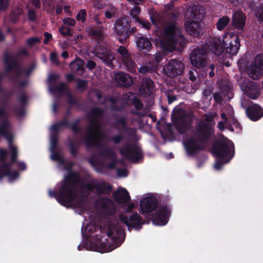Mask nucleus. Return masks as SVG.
<instances>
[{
    "instance_id": "nucleus-1",
    "label": "nucleus",
    "mask_w": 263,
    "mask_h": 263,
    "mask_svg": "<svg viewBox=\"0 0 263 263\" xmlns=\"http://www.w3.org/2000/svg\"><path fill=\"white\" fill-rule=\"evenodd\" d=\"M214 120L212 116H207L205 122L200 121L196 126L193 136L184 141V146L189 156H194L205 148L206 144L214 135Z\"/></svg>"
},
{
    "instance_id": "nucleus-2",
    "label": "nucleus",
    "mask_w": 263,
    "mask_h": 263,
    "mask_svg": "<svg viewBox=\"0 0 263 263\" xmlns=\"http://www.w3.org/2000/svg\"><path fill=\"white\" fill-rule=\"evenodd\" d=\"M78 178L77 174L72 172L66 175L58 192L49 191V196L55 198L61 205L66 208L82 209L85 204V200L81 197L76 199L78 193L74 184Z\"/></svg>"
},
{
    "instance_id": "nucleus-3",
    "label": "nucleus",
    "mask_w": 263,
    "mask_h": 263,
    "mask_svg": "<svg viewBox=\"0 0 263 263\" xmlns=\"http://www.w3.org/2000/svg\"><path fill=\"white\" fill-rule=\"evenodd\" d=\"M140 213L153 224L159 226L166 224L171 215V205L159 204L153 196L144 197L140 202Z\"/></svg>"
},
{
    "instance_id": "nucleus-4",
    "label": "nucleus",
    "mask_w": 263,
    "mask_h": 263,
    "mask_svg": "<svg viewBox=\"0 0 263 263\" xmlns=\"http://www.w3.org/2000/svg\"><path fill=\"white\" fill-rule=\"evenodd\" d=\"M208 45L209 49L217 55L224 52L235 55L240 47V40L237 34L228 32L223 34L222 40L220 38H210Z\"/></svg>"
},
{
    "instance_id": "nucleus-5",
    "label": "nucleus",
    "mask_w": 263,
    "mask_h": 263,
    "mask_svg": "<svg viewBox=\"0 0 263 263\" xmlns=\"http://www.w3.org/2000/svg\"><path fill=\"white\" fill-rule=\"evenodd\" d=\"M103 109L98 107H92L89 114L90 124L87 126V132L83 138L84 144L87 148L92 146H99L100 142L99 138H103L104 134L101 133V126L99 123V118L104 115Z\"/></svg>"
},
{
    "instance_id": "nucleus-6",
    "label": "nucleus",
    "mask_w": 263,
    "mask_h": 263,
    "mask_svg": "<svg viewBox=\"0 0 263 263\" xmlns=\"http://www.w3.org/2000/svg\"><path fill=\"white\" fill-rule=\"evenodd\" d=\"M212 153L217 158L226 159V162H229L235 155V147L229 139L219 140L212 145Z\"/></svg>"
},
{
    "instance_id": "nucleus-7",
    "label": "nucleus",
    "mask_w": 263,
    "mask_h": 263,
    "mask_svg": "<svg viewBox=\"0 0 263 263\" xmlns=\"http://www.w3.org/2000/svg\"><path fill=\"white\" fill-rule=\"evenodd\" d=\"M189 18L184 24L186 31L192 36L201 37L203 34V28L200 22L204 18V14L199 11H192Z\"/></svg>"
},
{
    "instance_id": "nucleus-8",
    "label": "nucleus",
    "mask_w": 263,
    "mask_h": 263,
    "mask_svg": "<svg viewBox=\"0 0 263 263\" xmlns=\"http://www.w3.org/2000/svg\"><path fill=\"white\" fill-rule=\"evenodd\" d=\"M119 152L124 158L134 162H138L142 158V149L135 144H125L120 147Z\"/></svg>"
},
{
    "instance_id": "nucleus-9",
    "label": "nucleus",
    "mask_w": 263,
    "mask_h": 263,
    "mask_svg": "<svg viewBox=\"0 0 263 263\" xmlns=\"http://www.w3.org/2000/svg\"><path fill=\"white\" fill-rule=\"evenodd\" d=\"M131 26V21L128 16L118 18L115 23L116 33L118 36L119 42L122 44H126V35L128 30Z\"/></svg>"
},
{
    "instance_id": "nucleus-10",
    "label": "nucleus",
    "mask_w": 263,
    "mask_h": 263,
    "mask_svg": "<svg viewBox=\"0 0 263 263\" xmlns=\"http://www.w3.org/2000/svg\"><path fill=\"white\" fill-rule=\"evenodd\" d=\"M85 189L92 192L96 190L98 196L101 195H109L112 191L111 185L103 180L97 179H92L89 183H87L85 186Z\"/></svg>"
},
{
    "instance_id": "nucleus-11",
    "label": "nucleus",
    "mask_w": 263,
    "mask_h": 263,
    "mask_svg": "<svg viewBox=\"0 0 263 263\" xmlns=\"http://www.w3.org/2000/svg\"><path fill=\"white\" fill-rule=\"evenodd\" d=\"M119 217L120 221L127 227L128 230L132 228L137 230H140L145 223L144 220L137 212H133L129 217L123 214H120Z\"/></svg>"
},
{
    "instance_id": "nucleus-12",
    "label": "nucleus",
    "mask_w": 263,
    "mask_h": 263,
    "mask_svg": "<svg viewBox=\"0 0 263 263\" xmlns=\"http://www.w3.org/2000/svg\"><path fill=\"white\" fill-rule=\"evenodd\" d=\"M96 56L100 59L108 67L113 66V60L115 59L114 54L110 48L102 43L98 45L96 49Z\"/></svg>"
},
{
    "instance_id": "nucleus-13",
    "label": "nucleus",
    "mask_w": 263,
    "mask_h": 263,
    "mask_svg": "<svg viewBox=\"0 0 263 263\" xmlns=\"http://www.w3.org/2000/svg\"><path fill=\"white\" fill-rule=\"evenodd\" d=\"M184 68V64L176 59H171L163 66L164 73L171 78L182 74Z\"/></svg>"
},
{
    "instance_id": "nucleus-14",
    "label": "nucleus",
    "mask_w": 263,
    "mask_h": 263,
    "mask_svg": "<svg viewBox=\"0 0 263 263\" xmlns=\"http://www.w3.org/2000/svg\"><path fill=\"white\" fill-rule=\"evenodd\" d=\"M191 63L193 67L200 70L206 65L207 55L204 49L197 48L194 49L190 54Z\"/></svg>"
},
{
    "instance_id": "nucleus-15",
    "label": "nucleus",
    "mask_w": 263,
    "mask_h": 263,
    "mask_svg": "<svg viewBox=\"0 0 263 263\" xmlns=\"http://www.w3.org/2000/svg\"><path fill=\"white\" fill-rule=\"evenodd\" d=\"M52 92H65L67 96V102L68 105L71 108L76 107L80 108L81 104L78 98L74 97L71 93L69 88H66L64 82H61L58 86L50 88Z\"/></svg>"
},
{
    "instance_id": "nucleus-16",
    "label": "nucleus",
    "mask_w": 263,
    "mask_h": 263,
    "mask_svg": "<svg viewBox=\"0 0 263 263\" xmlns=\"http://www.w3.org/2000/svg\"><path fill=\"white\" fill-rule=\"evenodd\" d=\"M240 87L244 93L252 99L255 100L260 95V86L255 82L245 81L241 83Z\"/></svg>"
},
{
    "instance_id": "nucleus-17",
    "label": "nucleus",
    "mask_w": 263,
    "mask_h": 263,
    "mask_svg": "<svg viewBox=\"0 0 263 263\" xmlns=\"http://www.w3.org/2000/svg\"><path fill=\"white\" fill-rule=\"evenodd\" d=\"M117 52L122 59L123 63L126 66L127 69L132 73L136 72V64L133 60L128 50L124 46H120Z\"/></svg>"
},
{
    "instance_id": "nucleus-18",
    "label": "nucleus",
    "mask_w": 263,
    "mask_h": 263,
    "mask_svg": "<svg viewBox=\"0 0 263 263\" xmlns=\"http://www.w3.org/2000/svg\"><path fill=\"white\" fill-rule=\"evenodd\" d=\"M108 237L112 239V241H117L119 242L118 245L111 249L110 251L118 247L124 240L125 234L124 228L118 223L113 227V229H109L107 232Z\"/></svg>"
},
{
    "instance_id": "nucleus-19",
    "label": "nucleus",
    "mask_w": 263,
    "mask_h": 263,
    "mask_svg": "<svg viewBox=\"0 0 263 263\" xmlns=\"http://www.w3.org/2000/svg\"><path fill=\"white\" fill-rule=\"evenodd\" d=\"M246 20V14L241 11H236L232 14V24L235 29L239 31L243 30Z\"/></svg>"
},
{
    "instance_id": "nucleus-20",
    "label": "nucleus",
    "mask_w": 263,
    "mask_h": 263,
    "mask_svg": "<svg viewBox=\"0 0 263 263\" xmlns=\"http://www.w3.org/2000/svg\"><path fill=\"white\" fill-rule=\"evenodd\" d=\"M172 121L177 132L180 134L182 135L186 133L187 128V122L184 116L180 114L176 116L173 114Z\"/></svg>"
},
{
    "instance_id": "nucleus-21",
    "label": "nucleus",
    "mask_w": 263,
    "mask_h": 263,
    "mask_svg": "<svg viewBox=\"0 0 263 263\" xmlns=\"http://www.w3.org/2000/svg\"><path fill=\"white\" fill-rule=\"evenodd\" d=\"M98 203L107 215L111 216L115 213V204L110 198L105 197H101L98 200Z\"/></svg>"
},
{
    "instance_id": "nucleus-22",
    "label": "nucleus",
    "mask_w": 263,
    "mask_h": 263,
    "mask_svg": "<svg viewBox=\"0 0 263 263\" xmlns=\"http://www.w3.org/2000/svg\"><path fill=\"white\" fill-rule=\"evenodd\" d=\"M246 112L248 117L253 121H256L263 116V108L258 104L248 107Z\"/></svg>"
},
{
    "instance_id": "nucleus-23",
    "label": "nucleus",
    "mask_w": 263,
    "mask_h": 263,
    "mask_svg": "<svg viewBox=\"0 0 263 263\" xmlns=\"http://www.w3.org/2000/svg\"><path fill=\"white\" fill-rule=\"evenodd\" d=\"M14 55L13 58L7 52L4 54V63L6 66V72H9L12 69L22 68V65Z\"/></svg>"
},
{
    "instance_id": "nucleus-24",
    "label": "nucleus",
    "mask_w": 263,
    "mask_h": 263,
    "mask_svg": "<svg viewBox=\"0 0 263 263\" xmlns=\"http://www.w3.org/2000/svg\"><path fill=\"white\" fill-rule=\"evenodd\" d=\"M11 124L9 121L6 119L2 121L0 123V135L4 137L8 142L9 146L13 145V135L10 132L11 128Z\"/></svg>"
},
{
    "instance_id": "nucleus-25",
    "label": "nucleus",
    "mask_w": 263,
    "mask_h": 263,
    "mask_svg": "<svg viewBox=\"0 0 263 263\" xmlns=\"http://www.w3.org/2000/svg\"><path fill=\"white\" fill-rule=\"evenodd\" d=\"M114 126L119 131H122L129 135L133 134L136 132L135 128L127 126L126 119L124 117L117 119L114 124Z\"/></svg>"
},
{
    "instance_id": "nucleus-26",
    "label": "nucleus",
    "mask_w": 263,
    "mask_h": 263,
    "mask_svg": "<svg viewBox=\"0 0 263 263\" xmlns=\"http://www.w3.org/2000/svg\"><path fill=\"white\" fill-rule=\"evenodd\" d=\"M115 200L119 203H125L130 201L129 193L125 188L121 187L113 193Z\"/></svg>"
},
{
    "instance_id": "nucleus-27",
    "label": "nucleus",
    "mask_w": 263,
    "mask_h": 263,
    "mask_svg": "<svg viewBox=\"0 0 263 263\" xmlns=\"http://www.w3.org/2000/svg\"><path fill=\"white\" fill-rule=\"evenodd\" d=\"M136 43L139 50L145 53L150 51L153 47L149 40L143 36L137 37Z\"/></svg>"
},
{
    "instance_id": "nucleus-28",
    "label": "nucleus",
    "mask_w": 263,
    "mask_h": 263,
    "mask_svg": "<svg viewBox=\"0 0 263 263\" xmlns=\"http://www.w3.org/2000/svg\"><path fill=\"white\" fill-rule=\"evenodd\" d=\"M115 80L118 84L124 87H128L133 83L131 77L124 72H119L115 74Z\"/></svg>"
},
{
    "instance_id": "nucleus-29",
    "label": "nucleus",
    "mask_w": 263,
    "mask_h": 263,
    "mask_svg": "<svg viewBox=\"0 0 263 263\" xmlns=\"http://www.w3.org/2000/svg\"><path fill=\"white\" fill-rule=\"evenodd\" d=\"M84 61L80 58H77L69 64V68L72 73L81 76L85 72Z\"/></svg>"
},
{
    "instance_id": "nucleus-30",
    "label": "nucleus",
    "mask_w": 263,
    "mask_h": 263,
    "mask_svg": "<svg viewBox=\"0 0 263 263\" xmlns=\"http://www.w3.org/2000/svg\"><path fill=\"white\" fill-rule=\"evenodd\" d=\"M154 89V83L150 78L144 77L141 81L140 87V91L143 94L151 95Z\"/></svg>"
},
{
    "instance_id": "nucleus-31",
    "label": "nucleus",
    "mask_w": 263,
    "mask_h": 263,
    "mask_svg": "<svg viewBox=\"0 0 263 263\" xmlns=\"http://www.w3.org/2000/svg\"><path fill=\"white\" fill-rule=\"evenodd\" d=\"M178 28L177 26L173 24L168 25L164 30L165 37L168 42H174L176 40Z\"/></svg>"
},
{
    "instance_id": "nucleus-32",
    "label": "nucleus",
    "mask_w": 263,
    "mask_h": 263,
    "mask_svg": "<svg viewBox=\"0 0 263 263\" xmlns=\"http://www.w3.org/2000/svg\"><path fill=\"white\" fill-rule=\"evenodd\" d=\"M105 138V135L103 136V138H99V140L101 139H104ZM100 141V140H99ZM100 142V145L99 146H96L97 147H99L100 149L98 151V154L101 156L102 157L106 159H114V157H116L117 155L116 153L110 147H105V148H102V144L101 141ZM94 147H96L94 146ZM93 147V146H92ZM90 147V148H91ZM88 149H90L89 148Z\"/></svg>"
},
{
    "instance_id": "nucleus-33",
    "label": "nucleus",
    "mask_w": 263,
    "mask_h": 263,
    "mask_svg": "<svg viewBox=\"0 0 263 263\" xmlns=\"http://www.w3.org/2000/svg\"><path fill=\"white\" fill-rule=\"evenodd\" d=\"M89 33L90 36L97 40L98 45L102 43V41L103 39L102 27L92 26L89 28Z\"/></svg>"
},
{
    "instance_id": "nucleus-34",
    "label": "nucleus",
    "mask_w": 263,
    "mask_h": 263,
    "mask_svg": "<svg viewBox=\"0 0 263 263\" xmlns=\"http://www.w3.org/2000/svg\"><path fill=\"white\" fill-rule=\"evenodd\" d=\"M219 87L224 95H227L229 98L233 97L232 85L230 82L222 80L219 83Z\"/></svg>"
},
{
    "instance_id": "nucleus-35",
    "label": "nucleus",
    "mask_w": 263,
    "mask_h": 263,
    "mask_svg": "<svg viewBox=\"0 0 263 263\" xmlns=\"http://www.w3.org/2000/svg\"><path fill=\"white\" fill-rule=\"evenodd\" d=\"M230 18L228 16H223L217 21L216 26L219 31L223 30L230 23Z\"/></svg>"
},
{
    "instance_id": "nucleus-36",
    "label": "nucleus",
    "mask_w": 263,
    "mask_h": 263,
    "mask_svg": "<svg viewBox=\"0 0 263 263\" xmlns=\"http://www.w3.org/2000/svg\"><path fill=\"white\" fill-rule=\"evenodd\" d=\"M261 69H259L258 66L255 64L250 66L249 69V75L254 80H258L261 76Z\"/></svg>"
},
{
    "instance_id": "nucleus-37",
    "label": "nucleus",
    "mask_w": 263,
    "mask_h": 263,
    "mask_svg": "<svg viewBox=\"0 0 263 263\" xmlns=\"http://www.w3.org/2000/svg\"><path fill=\"white\" fill-rule=\"evenodd\" d=\"M153 66L151 64V62H149L148 65H142L138 69L140 73L145 74L148 73H152L157 70L155 68H153Z\"/></svg>"
},
{
    "instance_id": "nucleus-38",
    "label": "nucleus",
    "mask_w": 263,
    "mask_h": 263,
    "mask_svg": "<svg viewBox=\"0 0 263 263\" xmlns=\"http://www.w3.org/2000/svg\"><path fill=\"white\" fill-rule=\"evenodd\" d=\"M11 167V164L8 162H4L0 166V179L9 174V171Z\"/></svg>"
},
{
    "instance_id": "nucleus-39",
    "label": "nucleus",
    "mask_w": 263,
    "mask_h": 263,
    "mask_svg": "<svg viewBox=\"0 0 263 263\" xmlns=\"http://www.w3.org/2000/svg\"><path fill=\"white\" fill-rule=\"evenodd\" d=\"M22 13V10L19 8L13 9L10 12V17L11 21L14 23L18 21L20 16Z\"/></svg>"
},
{
    "instance_id": "nucleus-40",
    "label": "nucleus",
    "mask_w": 263,
    "mask_h": 263,
    "mask_svg": "<svg viewBox=\"0 0 263 263\" xmlns=\"http://www.w3.org/2000/svg\"><path fill=\"white\" fill-rule=\"evenodd\" d=\"M68 145L71 155L73 157H76L78 155V146L76 145L74 141L70 138L68 139Z\"/></svg>"
},
{
    "instance_id": "nucleus-41",
    "label": "nucleus",
    "mask_w": 263,
    "mask_h": 263,
    "mask_svg": "<svg viewBox=\"0 0 263 263\" xmlns=\"http://www.w3.org/2000/svg\"><path fill=\"white\" fill-rule=\"evenodd\" d=\"M152 61L150 62L151 64L153 66V68L157 70L159 63L162 60V56L160 53L154 54L152 57Z\"/></svg>"
},
{
    "instance_id": "nucleus-42",
    "label": "nucleus",
    "mask_w": 263,
    "mask_h": 263,
    "mask_svg": "<svg viewBox=\"0 0 263 263\" xmlns=\"http://www.w3.org/2000/svg\"><path fill=\"white\" fill-rule=\"evenodd\" d=\"M214 69L215 65L214 64H211L209 66H204V68H201L204 71L205 76L208 74L210 78H212L214 76Z\"/></svg>"
},
{
    "instance_id": "nucleus-43",
    "label": "nucleus",
    "mask_w": 263,
    "mask_h": 263,
    "mask_svg": "<svg viewBox=\"0 0 263 263\" xmlns=\"http://www.w3.org/2000/svg\"><path fill=\"white\" fill-rule=\"evenodd\" d=\"M135 22L138 23V26L142 28H144L146 29H149L151 28V24L147 20L142 18H137Z\"/></svg>"
},
{
    "instance_id": "nucleus-44",
    "label": "nucleus",
    "mask_w": 263,
    "mask_h": 263,
    "mask_svg": "<svg viewBox=\"0 0 263 263\" xmlns=\"http://www.w3.org/2000/svg\"><path fill=\"white\" fill-rule=\"evenodd\" d=\"M171 43L174 44L175 46L179 45L181 48H183L186 44L185 39L183 35L178 34L176 37L175 42Z\"/></svg>"
},
{
    "instance_id": "nucleus-45",
    "label": "nucleus",
    "mask_w": 263,
    "mask_h": 263,
    "mask_svg": "<svg viewBox=\"0 0 263 263\" xmlns=\"http://www.w3.org/2000/svg\"><path fill=\"white\" fill-rule=\"evenodd\" d=\"M87 16V12L85 9H81L77 14L76 20L78 21H81L82 23H84L86 20Z\"/></svg>"
},
{
    "instance_id": "nucleus-46",
    "label": "nucleus",
    "mask_w": 263,
    "mask_h": 263,
    "mask_svg": "<svg viewBox=\"0 0 263 263\" xmlns=\"http://www.w3.org/2000/svg\"><path fill=\"white\" fill-rule=\"evenodd\" d=\"M9 148L11 152V161L12 163H15L17 157V148L14 145H9Z\"/></svg>"
},
{
    "instance_id": "nucleus-47",
    "label": "nucleus",
    "mask_w": 263,
    "mask_h": 263,
    "mask_svg": "<svg viewBox=\"0 0 263 263\" xmlns=\"http://www.w3.org/2000/svg\"><path fill=\"white\" fill-rule=\"evenodd\" d=\"M80 122V119H77L74 120V122L72 124H70V126H69V127L70 128L71 130L76 134L80 133L81 130V128L78 126V125Z\"/></svg>"
},
{
    "instance_id": "nucleus-48",
    "label": "nucleus",
    "mask_w": 263,
    "mask_h": 263,
    "mask_svg": "<svg viewBox=\"0 0 263 263\" xmlns=\"http://www.w3.org/2000/svg\"><path fill=\"white\" fill-rule=\"evenodd\" d=\"M65 165H66V168L67 170V172H68V174L67 175H68L69 174V173L71 172L76 173L78 175V178L77 179V181L74 184V189H77V184L80 181V176H79L78 173L72 171V170L71 169L73 165V163L72 162H67Z\"/></svg>"
},
{
    "instance_id": "nucleus-49",
    "label": "nucleus",
    "mask_w": 263,
    "mask_h": 263,
    "mask_svg": "<svg viewBox=\"0 0 263 263\" xmlns=\"http://www.w3.org/2000/svg\"><path fill=\"white\" fill-rule=\"evenodd\" d=\"M254 64L258 66L259 69L263 70V54H259L256 55L254 61Z\"/></svg>"
},
{
    "instance_id": "nucleus-50",
    "label": "nucleus",
    "mask_w": 263,
    "mask_h": 263,
    "mask_svg": "<svg viewBox=\"0 0 263 263\" xmlns=\"http://www.w3.org/2000/svg\"><path fill=\"white\" fill-rule=\"evenodd\" d=\"M71 30L72 29L70 28L63 25L61 26L59 29L60 33L64 36H71L72 35Z\"/></svg>"
},
{
    "instance_id": "nucleus-51",
    "label": "nucleus",
    "mask_w": 263,
    "mask_h": 263,
    "mask_svg": "<svg viewBox=\"0 0 263 263\" xmlns=\"http://www.w3.org/2000/svg\"><path fill=\"white\" fill-rule=\"evenodd\" d=\"M124 139V136L121 134H117L112 136L109 141L112 142L115 144H120Z\"/></svg>"
},
{
    "instance_id": "nucleus-52",
    "label": "nucleus",
    "mask_w": 263,
    "mask_h": 263,
    "mask_svg": "<svg viewBox=\"0 0 263 263\" xmlns=\"http://www.w3.org/2000/svg\"><path fill=\"white\" fill-rule=\"evenodd\" d=\"M141 12V9L139 6H135L130 11L131 16L135 19V21L138 17V14Z\"/></svg>"
},
{
    "instance_id": "nucleus-53",
    "label": "nucleus",
    "mask_w": 263,
    "mask_h": 263,
    "mask_svg": "<svg viewBox=\"0 0 263 263\" xmlns=\"http://www.w3.org/2000/svg\"><path fill=\"white\" fill-rule=\"evenodd\" d=\"M51 147L50 150L57 149L58 143V134H55L51 137Z\"/></svg>"
},
{
    "instance_id": "nucleus-54",
    "label": "nucleus",
    "mask_w": 263,
    "mask_h": 263,
    "mask_svg": "<svg viewBox=\"0 0 263 263\" xmlns=\"http://www.w3.org/2000/svg\"><path fill=\"white\" fill-rule=\"evenodd\" d=\"M87 86V82L84 80L78 79L77 80V89L79 90H84Z\"/></svg>"
},
{
    "instance_id": "nucleus-55",
    "label": "nucleus",
    "mask_w": 263,
    "mask_h": 263,
    "mask_svg": "<svg viewBox=\"0 0 263 263\" xmlns=\"http://www.w3.org/2000/svg\"><path fill=\"white\" fill-rule=\"evenodd\" d=\"M226 159H220L218 158L217 160L216 161L215 164L214 165V167L216 170H219L222 168L223 165L224 164L228 163V162H226Z\"/></svg>"
},
{
    "instance_id": "nucleus-56",
    "label": "nucleus",
    "mask_w": 263,
    "mask_h": 263,
    "mask_svg": "<svg viewBox=\"0 0 263 263\" xmlns=\"http://www.w3.org/2000/svg\"><path fill=\"white\" fill-rule=\"evenodd\" d=\"M133 103L137 110H140L143 107V105L142 102L137 98H134L133 99Z\"/></svg>"
},
{
    "instance_id": "nucleus-57",
    "label": "nucleus",
    "mask_w": 263,
    "mask_h": 263,
    "mask_svg": "<svg viewBox=\"0 0 263 263\" xmlns=\"http://www.w3.org/2000/svg\"><path fill=\"white\" fill-rule=\"evenodd\" d=\"M50 60L52 63L55 64L56 65H59L60 64L58 54L56 52H52L50 53Z\"/></svg>"
},
{
    "instance_id": "nucleus-58",
    "label": "nucleus",
    "mask_w": 263,
    "mask_h": 263,
    "mask_svg": "<svg viewBox=\"0 0 263 263\" xmlns=\"http://www.w3.org/2000/svg\"><path fill=\"white\" fill-rule=\"evenodd\" d=\"M15 70L14 73L11 77L12 80H14L19 78L24 73V70L22 68L19 69H14Z\"/></svg>"
},
{
    "instance_id": "nucleus-59",
    "label": "nucleus",
    "mask_w": 263,
    "mask_h": 263,
    "mask_svg": "<svg viewBox=\"0 0 263 263\" xmlns=\"http://www.w3.org/2000/svg\"><path fill=\"white\" fill-rule=\"evenodd\" d=\"M40 39L38 37H32L29 38L27 40V45L29 46H30V47L33 46L35 44H36L37 43H40Z\"/></svg>"
},
{
    "instance_id": "nucleus-60",
    "label": "nucleus",
    "mask_w": 263,
    "mask_h": 263,
    "mask_svg": "<svg viewBox=\"0 0 263 263\" xmlns=\"http://www.w3.org/2000/svg\"><path fill=\"white\" fill-rule=\"evenodd\" d=\"M63 22L65 25L69 26H74L76 23L74 19L71 17L65 18L64 19H63Z\"/></svg>"
},
{
    "instance_id": "nucleus-61",
    "label": "nucleus",
    "mask_w": 263,
    "mask_h": 263,
    "mask_svg": "<svg viewBox=\"0 0 263 263\" xmlns=\"http://www.w3.org/2000/svg\"><path fill=\"white\" fill-rule=\"evenodd\" d=\"M9 5V0H0V11H4L7 9Z\"/></svg>"
},
{
    "instance_id": "nucleus-62",
    "label": "nucleus",
    "mask_w": 263,
    "mask_h": 263,
    "mask_svg": "<svg viewBox=\"0 0 263 263\" xmlns=\"http://www.w3.org/2000/svg\"><path fill=\"white\" fill-rule=\"evenodd\" d=\"M19 176V173L17 171H11V168L9 171V174L7 176L11 180H14L16 179Z\"/></svg>"
},
{
    "instance_id": "nucleus-63",
    "label": "nucleus",
    "mask_w": 263,
    "mask_h": 263,
    "mask_svg": "<svg viewBox=\"0 0 263 263\" xmlns=\"http://www.w3.org/2000/svg\"><path fill=\"white\" fill-rule=\"evenodd\" d=\"M28 19L31 21H35L36 19V14L34 10H30L28 12Z\"/></svg>"
},
{
    "instance_id": "nucleus-64",
    "label": "nucleus",
    "mask_w": 263,
    "mask_h": 263,
    "mask_svg": "<svg viewBox=\"0 0 263 263\" xmlns=\"http://www.w3.org/2000/svg\"><path fill=\"white\" fill-rule=\"evenodd\" d=\"M109 160H111V161L107 164V167L109 169H115L117 162L116 157H114V159H110Z\"/></svg>"
}]
</instances>
